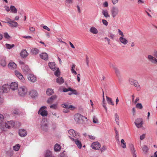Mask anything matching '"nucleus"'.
<instances>
[{
    "label": "nucleus",
    "mask_w": 157,
    "mask_h": 157,
    "mask_svg": "<svg viewBox=\"0 0 157 157\" xmlns=\"http://www.w3.org/2000/svg\"><path fill=\"white\" fill-rule=\"evenodd\" d=\"M4 121V117L3 115L0 114V125H1Z\"/></svg>",
    "instance_id": "c03bdc74"
},
{
    "label": "nucleus",
    "mask_w": 157,
    "mask_h": 157,
    "mask_svg": "<svg viewBox=\"0 0 157 157\" xmlns=\"http://www.w3.org/2000/svg\"><path fill=\"white\" fill-rule=\"evenodd\" d=\"M48 66L53 71L56 70V69L57 68L56 65L55 63L54 62L49 63Z\"/></svg>",
    "instance_id": "a878e982"
},
{
    "label": "nucleus",
    "mask_w": 157,
    "mask_h": 157,
    "mask_svg": "<svg viewBox=\"0 0 157 157\" xmlns=\"http://www.w3.org/2000/svg\"><path fill=\"white\" fill-rule=\"evenodd\" d=\"M110 66L111 68H113L117 76L119 77L120 76V73L117 67L113 64H111Z\"/></svg>",
    "instance_id": "4468645a"
},
{
    "label": "nucleus",
    "mask_w": 157,
    "mask_h": 157,
    "mask_svg": "<svg viewBox=\"0 0 157 157\" xmlns=\"http://www.w3.org/2000/svg\"><path fill=\"white\" fill-rule=\"evenodd\" d=\"M154 56L157 58V51L155 50L154 52Z\"/></svg>",
    "instance_id": "774afa93"
},
{
    "label": "nucleus",
    "mask_w": 157,
    "mask_h": 157,
    "mask_svg": "<svg viewBox=\"0 0 157 157\" xmlns=\"http://www.w3.org/2000/svg\"><path fill=\"white\" fill-rule=\"evenodd\" d=\"M29 54L26 49H23L20 52V56L23 58H26L29 55Z\"/></svg>",
    "instance_id": "ddd939ff"
},
{
    "label": "nucleus",
    "mask_w": 157,
    "mask_h": 157,
    "mask_svg": "<svg viewBox=\"0 0 157 157\" xmlns=\"http://www.w3.org/2000/svg\"><path fill=\"white\" fill-rule=\"evenodd\" d=\"M102 23H103V24H104L105 25L107 26L108 25V22H107V21L103 19L102 20Z\"/></svg>",
    "instance_id": "bf43d9fd"
},
{
    "label": "nucleus",
    "mask_w": 157,
    "mask_h": 157,
    "mask_svg": "<svg viewBox=\"0 0 157 157\" xmlns=\"http://www.w3.org/2000/svg\"><path fill=\"white\" fill-rule=\"evenodd\" d=\"M6 62L4 58L2 59L1 60V64L3 67H5L6 65Z\"/></svg>",
    "instance_id": "72a5a7b5"
},
{
    "label": "nucleus",
    "mask_w": 157,
    "mask_h": 157,
    "mask_svg": "<svg viewBox=\"0 0 157 157\" xmlns=\"http://www.w3.org/2000/svg\"><path fill=\"white\" fill-rule=\"evenodd\" d=\"M2 88L3 93H7L10 90V85L7 84H5L2 86Z\"/></svg>",
    "instance_id": "dca6fc26"
},
{
    "label": "nucleus",
    "mask_w": 157,
    "mask_h": 157,
    "mask_svg": "<svg viewBox=\"0 0 157 157\" xmlns=\"http://www.w3.org/2000/svg\"><path fill=\"white\" fill-rule=\"evenodd\" d=\"M9 68L11 70H14L17 67L16 64L13 62H10L8 65Z\"/></svg>",
    "instance_id": "2eb2a0df"
},
{
    "label": "nucleus",
    "mask_w": 157,
    "mask_h": 157,
    "mask_svg": "<svg viewBox=\"0 0 157 157\" xmlns=\"http://www.w3.org/2000/svg\"><path fill=\"white\" fill-rule=\"evenodd\" d=\"M118 33L119 34V35L121 36H124V35L123 33V32L120 29H118Z\"/></svg>",
    "instance_id": "13d9d810"
},
{
    "label": "nucleus",
    "mask_w": 157,
    "mask_h": 157,
    "mask_svg": "<svg viewBox=\"0 0 157 157\" xmlns=\"http://www.w3.org/2000/svg\"><path fill=\"white\" fill-rule=\"evenodd\" d=\"M135 123L137 128H140L142 127V125L143 124V121L141 118H137L136 120Z\"/></svg>",
    "instance_id": "39448f33"
},
{
    "label": "nucleus",
    "mask_w": 157,
    "mask_h": 157,
    "mask_svg": "<svg viewBox=\"0 0 157 157\" xmlns=\"http://www.w3.org/2000/svg\"><path fill=\"white\" fill-rule=\"evenodd\" d=\"M103 101H102V105H103V107L105 108V110L106 112H107V107L106 106V103L105 102V98H104V95H103Z\"/></svg>",
    "instance_id": "e433bc0d"
},
{
    "label": "nucleus",
    "mask_w": 157,
    "mask_h": 157,
    "mask_svg": "<svg viewBox=\"0 0 157 157\" xmlns=\"http://www.w3.org/2000/svg\"><path fill=\"white\" fill-rule=\"evenodd\" d=\"M20 149V144H17L13 147V150L15 151H18Z\"/></svg>",
    "instance_id": "f704fd0d"
},
{
    "label": "nucleus",
    "mask_w": 157,
    "mask_h": 157,
    "mask_svg": "<svg viewBox=\"0 0 157 157\" xmlns=\"http://www.w3.org/2000/svg\"><path fill=\"white\" fill-rule=\"evenodd\" d=\"M10 10L11 12L13 13H16L17 12V9L13 6H10Z\"/></svg>",
    "instance_id": "c756f323"
},
{
    "label": "nucleus",
    "mask_w": 157,
    "mask_h": 157,
    "mask_svg": "<svg viewBox=\"0 0 157 157\" xmlns=\"http://www.w3.org/2000/svg\"><path fill=\"white\" fill-rule=\"evenodd\" d=\"M29 95L31 97L34 98L37 96L38 94L36 90H32L29 91Z\"/></svg>",
    "instance_id": "f3484780"
},
{
    "label": "nucleus",
    "mask_w": 157,
    "mask_h": 157,
    "mask_svg": "<svg viewBox=\"0 0 157 157\" xmlns=\"http://www.w3.org/2000/svg\"><path fill=\"white\" fill-rule=\"evenodd\" d=\"M18 84L16 82H13L11 83L10 85V88L13 90H14L17 89Z\"/></svg>",
    "instance_id": "a211bd4d"
},
{
    "label": "nucleus",
    "mask_w": 157,
    "mask_h": 157,
    "mask_svg": "<svg viewBox=\"0 0 157 157\" xmlns=\"http://www.w3.org/2000/svg\"><path fill=\"white\" fill-rule=\"evenodd\" d=\"M20 80L23 83H25V80L24 78L23 77V76L20 74Z\"/></svg>",
    "instance_id": "864d4df0"
},
{
    "label": "nucleus",
    "mask_w": 157,
    "mask_h": 157,
    "mask_svg": "<svg viewBox=\"0 0 157 157\" xmlns=\"http://www.w3.org/2000/svg\"><path fill=\"white\" fill-rule=\"evenodd\" d=\"M102 13L105 17H109V15L107 10H103L102 11Z\"/></svg>",
    "instance_id": "ea45409f"
},
{
    "label": "nucleus",
    "mask_w": 157,
    "mask_h": 157,
    "mask_svg": "<svg viewBox=\"0 0 157 157\" xmlns=\"http://www.w3.org/2000/svg\"><path fill=\"white\" fill-rule=\"evenodd\" d=\"M26 19V16L25 14L23 17H22L21 18V21H25Z\"/></svg>",
    "instance_id": "680f3d73"
},
{
    "label": "nucleus",
    "mask_w": 157,
    "mask_h": 157,
    "mask_svg": "<svg viewBox=\"0 0 157 157\" xmlns=\"http://www.w3.org/2000/svg\"><path fill=\"white\" fill-rule=\"evenodd\" d=\"M6 46L7 49H10L13 47L14 46V44H6Z\"/></svg>",
    "instance_id": "49530a36"
},
{
    "label": "nucleus",
    "mask_w": 157,
    "mask_h": 157,
    "mask_svg": "<svg viewBox=\"0 0 157 157\" xmlns=\"http://www.w3.org/2000/svg\"><path fill=\"white\" fill-rule=\"evenodd\" d=\"M93 121L94 123H98V120L97 118L94 116L93 117Z\"/></svg>",
    "instance_id": "5fc2aeb1"
},
{
    "label": "nucleus",
    "mask_w": 157,
    "mask_h": 157,
    "mask_svg": "<svg viewBox=\"0 0 157 157\" xmlns=\"http://www.w3.org/2000/svg\"><path fill=\"white\" fill-rule=\"evenodd\" d=\"M46 107L45 106L42 107L38 112V114H40L43 117L47 116L48 115V112L45 110Z\"/></svg>",
    "instance_id": "f03ea898"
},
{
    "label": "nucleus",
    "mask_w": 157,
    "mask_h": 157,
    "mask_svg": "<svg viewBox=\"0 0 157 157\" xmlns=\"http://www.w3.org/2000/svg\"><path fill=\"white\" fill-rule=\"evenodd\" d=\"M40 57L42 59L45 60H47L48 59V55L45 52L42 53L40 55Z\"/></svg>",
    "instance_id": "4be33fe9"
},
{
    "label": "nucleus",
    "mask_w": 157,
    "mask_h": 157,
    "mask_svg": "<svg viewBox=\"0 0 157 157\" xmlns=\"http://www.w3.org/2000/svg\"><path fill=\"white\" fill-rule=\"evenodd\" d=\"M57 107V104H53L50 106V107L51 108L53 109H55Z\"/></svg>",
    "instance_id": "4d7b16f0"
},
{
    "label": "nucleus",
    "mask_w": 157,
    "mask_h": 157,
    "mask_svg": "<svg viewBox=\"0 0 157 157\" xmlns=\"http://www.w3.org/2000/svg\"><path fill=\"white\" fill-rule=\"evenodd\" d=\"M28 89L25 86L20 87V96L24 97L26 95L28 94Z\"/></svg>",
    "instance_id": "7ed1b4c3"
},
{
    "label": "nucleus",
    "mask_w": 157,
    "mask_h": 157,
    "mask_svg": "<svg viewBox=\"0 0 157 157\" xmlns=\"http://www.w3.org/2000/svg\"><path fill=\"white\" fill-rule=\"evenodd\" d=\"M14 122L12 121H8L5 122V126L6 128L8 129L13 128L14 125Z\"/></svg>",
    "instance_id": "9d476101"
},
{
    "label": "nucleus",
    "mask_w": 157,
    "mask_h": 157,
    "mask_svg": "<svg viewBox=\"0 0 157 157\" xmlns=\"http://www.w3.org/2000/svg\"><path fill=\"white\" fill-rule=\"evenodd\" d=\"M145 136L146 134H143L142 135L140 136V139L141 140H143L144 138H145Z\"/></svg>",
    "instance_id": "052dcab7"
},
{
    "label": "nucleus",
    "mask_w": 157,
    "mask_h": 157,
    "mask_svg": "<svg viewBox=\"0 0 157 157\" xmlns=\"http://www.w3.org/2000/svg\"><path fill=\"white\" fill-rule=\"evenodd\" d=\"M61 149V146L58 144H56L55 145L54 147V149L55 151L57 152L60 151Z\"/></svg>",
    "instance_id": "7c9ffc66"
},
{
    "label": "nucleus",
    "mask_w": 157,
    "mask_h": 157,
    "mask_svg": "<svg viewBox=\"0 0 157 157\" xmlns=\"http://www.w3.org/2000/svg\"><path fill=\"white\" fill-rule=\"evenodd\" d=\"M74 119L75 121L79 123H82L85 120L87 119V118L81 115L80 114L77 113L74 116Z\"/></svg>",
    "instance_id": "f257e3e1"
},
{
    "label": "nucleus",
    "mask_w": 157,
    "mask_h": 157,
    "mask_svg": "<svg viewBox=\"0 0 157 157\" xmlns=\"http://www.w3.org/2000/svg\"><path fill=\"white\" fill-rule=\"evenodd\" d=\"M56 81L58 83L61 84L63 83L64 80L62 77H59L56 79Z\"/></svg>",
    "instance_id": "c85d7f7f"
},
{
    "label": "nucleus",
    "mask_w": 157,
    "mask_h": 157,
    "mask_svg": "<svg viewBox=\"0 0 157 157\" xmlns=\"http://www.w3.org/2000/svg\"><path fill=\"white\" fill-rule=\"evenodd\" d=\"M66 2L67 3L72 4L73 2V0H66Z\"/></svg>",
    "instance_id": "e2e57ef3"
},
{
    "label": "nucleus",
    "mask_w": 157,
    "mask_h": 157,
    "mask_svg": "<svg viewBox=\"0 0 157 157\" xmlns=\"http://www.w3.org/2000/svg\"><path fill=\"white\" fill-rule=\"evenodd\" d=\"M136 107L140 109H141L143 108V106L140 103H138L136 105Z\"/></svg>",
    "instance_id": "3c124183"
},
{
    "label": "nucleus",
    "mask_w": 157,
    "mask_h": 157,
    "mask_svg": "<svg viewBox=\"0 0 157 157\" xmlns=\"http://www.w3.org/2000/svg\"><path fill=\"white\" fill-rule=\"evenodd\" d=\"M23 62H20V64H22L23 66L21 67L22 69L25 74H27L29 71V68L28 66L25 65Z\"/></svg>",
    "instance_id": "6ab92c4d"
},
{
    "label": "nucleus",
    "mask_w": 157,
    "mask_h": 157,
    "mask_svg": "<svg viewBox=\"0 0 157 157\" xmlns=\"http://www.w3.org/2000/svg\"><path fill=\"white\" fill-rule=\"evenodd\" d=\"M52 155V153L51 151L49 150L46 151L45 157H50Z\"/></svg>",
    "instance_id": "37998d69"
},
{
    "label": "nucleus",
    "mask_w": 157,
    "mask_h": 157,
    "mask_svg": "<svg viewBox=\"0 0 157 157\" xmlns=\"http://www.w3.org/2000/svg\"><path fill=\"white\" fill-rule=\"evenodd\" d=\"M11 113L12 114H17L18 113V109H14L12 110Z\"/></svg>",
    "instance_id": "8fccbe9b"
},
{
    "label": "nucleus",
    "mask_w": 157,
    "mask_h": 157,
    "mask_svg": "<svg viewBox=\"0 0 157 157\" xmlns=\"http://www.w3.org/2000/svg\"><path fill=\"white\" fill-rule=\"evenodd\" d=\"M41 128L42 130L44 132H47L48 129V124L47 122L42 121L41 123Z\"/></svg>",
    "instance_id": "0eeeda50"
},
{
    "label": "nucleus",
    "mask_w": 157,
    "mask_h": 157,
    "mask_svg": "<svg viewBox=\"0 0 157 157\" xmlns=\"http://www.w3.org/2000/svg\"><path fill=\"white\" fill-rule=\"evenodd\" d=\"M121 143L122 144L121 146H122V147L124 148H125L126 147V144H125L126 143L125 142L124 140L122 139L121 140Z\"/></svg>",
    "instance_id": "de8ad7c7"
},
{
    "label": "nucleus",
    "mask_w": 157,
    "mask_h": 157,
    "mask_svg": "<svg viewBox=\"0 0 157 157\" xmlns=\"http://www.w3.org/2000/svg\"><path fill=\"white\" fill-rule=\"evenodd\" d=\"M69 134L75 138L79 139L80 138V136L79 134L76 133L73 129H70L68 131Z\"/></svg>",
    "instance_id": "20e7f679"
},
{
    "label": "nucleus",
    "mask_w": 157,
    "mask_h": 157,
    "mask_svg": "<svg viewBox=\"0 0 157 157\" xmlns=\"http://www.w3.org/2000/svg\"><path fill=\"white\" fill-rule=\"evenodd\" d=\"M5 9L6 11L9 12L10 10V8L9 7L6 6H5Z\"/></svg>",
    "instance_id": "338daca9"
},
{
    "label": "nucleus",
    "mask_w": 157,
    "mask_h": 157,
    "mask_svg": "<svg viewBox=\"0 0 157 157\" xmlns=\"http://www.w3.org/2000/svg\"><path fill=\"white\" fill-rule=\"evenodd\" d=\"M69 137L70 138L71 140L75 142V144L79 148H80L82 147V145L81 143L79 140H78V139H77L76 138H74L71 137L70 136H69Z\"/></svg>",
    "instance_id": "1a4fd4ad"
},
{
    "label": "nucleus",
    "mask_w": 157,
    "mask_h": 157,
    "mask_svg": "<svg viewBox=\"0 0 157 157\" xmlns=\"http://www.w3.org/2000/svg\"><path fill=\"white\" fill-rule=\"evenodd\" d=\"M75 65L74 64H73L71 67V71L73 73L75 74V75H76L77 73L76 72L75 70Z\"/></svg>",
    "instance_id": "a19ab883"
},
{
    "label": "nucleus",
    "mask_w": 157,
    "mask_h": 157,
    "mask_svg": "<svg viewBox=\"0 0 157 157\" xmlns=\"http://www.w3.org/2000/svg\"><path fill=\"white\" fill-rule=\"evenodd\" d=\"M27 135V132L26 130L20 129V136L25 137Z\"/></svg>",
    "instance_id": "bb28decb"
},
{
    "label": "nucleus",
    "mask_w": 157,
    "mask_h": 157,
    "mask_svg": "<svg viewBox=\"0 0 157 157\" xmlns=\"http://www.w3.org/2000/svg\"><path fill=\"white\" fill-rule=\"evenodd\" d=\"M114 116L116 123L117 124L119 125V116L117 114H115Z\"/></svg>",
    "instance_id": "79ce46f5"
},
{
    "label": "nucleus",
    "mask_w": 157,
    "mask_h": 157,
    "mask_svg": "<svg viewBox=\"0 0 157 157\" xmlns=\"http://www.w3.org/2000/svg\"><path fill=\"white\" fill-rule=\"evenodd\" d=\"M69 91H71L73 92H76V90H72L71 88H64L63 89V91L64 92H67Z\"/></svg>",
    "instance_id": "58836bf2"
},
{
    "label": "nucleus",
    "mask_w": 157,
    "mask_h": 157,
    "mask_svg": "<svg viewBox=\"0 0 157 157\" xmlns=\"http://www.w3.org/2000/svg\"><path fill=\"white\" fill-rule=\"evenodd\" d=\"M129 82L131 84L134 85L135 86H138V82L136 80L130 79L129 80Z\"/></svg>",
    "instance_id": "cd10ccee"
},
{
    "label": "nucleus",
    "mask_w": 157,
    "mask_h": 157,
    "mask_svg": "<svg viewBox=\"0 0 157 157\" xmlns=\"http://www.w3.org/2000/svg\"><path fill=\"white\" fill-rule=\"evenodd\" d=\"M106 149V147L105 145L103 146L100 149V150L101 152L105 151Z\"/></svg>",
    "instance_id": "6e6d98bb"
},
{
    "label": "nucleus",
    "mask_w": 157,
    "mask_h": 157,
    "mask_svg": "<svg viewBox=\"0 0 157 157\" xmlns=\"http://www.w3.org/2000/svg\"><path fill=\"white\" fill-rule=\"evenodd\" d=\"M147 58L148 60L152 63L157 64V59L151 55H148Z\"/></svg>",
    "instance_id": "9b49d317"
},
{
    "label": "nucleus",
    "mask_w": 157,
    "mask_h": 157,
    "mask_svg": "<svg viewBox=\"0 0 157 157\" xmlns=\"http://www.w3.org/2000/svg\"><path fill=\"white\" fill-rule=\"evenodd\" d=\"M29 29L32 32H33L35 31V29L32 27H29Z\"/></svg>",
    "instance_id": "69168bd1"
},
{
    "label": "nucleus",
    "mask_w": 157,
    "mask_h": 157,
    "mask_svg": "<svg viewBox=\"0 0 157 157\" xmlns=\"http://www.w3.org/2000/svg\"><path fill=\"white\" fill-rule=\"evenodd\" d=\"M54 93L53 90L52 89H48L46 91V94L48 95H50Z\"/></svg>",
    "instance_id": "473e14b6"
},
{
    "label": "nucleus",
    "mask_w": 157,
    "mask_h": 157,
    "mask_svg": "<svg viewBox=\"0 0 157 157\" xmlns=\"http://www.w3.org/2000/svg\"><path fill=\"white\" fill-rule=\"evenodd\" d=\"M56 70L54 72V74L56 76H58L60 75V71H59V70L58 68H56Z\"/></svg>",
    "instance_id": "a18cd8bd"
},
{
    "label": "nucleus",
    "mask_w": 157,
    "mask_h": 157,
    "mask_svg": "<svg viewBox=\"0 0 157 157\" xmlns=\"http://www.w3.org/2000/svg\"><path fill=\"white\" fill-rule=\"evenodd\" d=\"M112 16L113 17H115L119 13V9L116 7H113L111 10Z\"/></svg>",
    "instance_id": "423d86ee"
},
{
    "label": "nucleus",
    "mask_w": 157,
    "mask_h": 157,
    "mask_svg": "<svg viewBox=\"0 0 157 157\" xmlns=\"http://www.w3.org/2000/svg\"><path fill=\"white\" fill-rule=\"evenodd\" d=\"M28 80L32 82H35L36 81V77L33 74H30L28 76Z\"/></svg>",
    "instance_id": "f8f14e48"
},
{
    "label": "nucleus",
    "mask_w": 157,
    "mask_h": 157,
    "mask_svg": "<svg viewBox=\"0 0 157 157\" xmlns=\"http://www.w3.org/2000/svg\"><path fill=\"white\" fill-rule=\"evenodd\" d=\"M62 106L64 108L72 110H73L75 109V107L74 106L71 105H69L67 103L63 104Z\"/></svg>",
    "instance_id": "412c9836"
},
{
    "label": "nucleus",
    "mask_w": 157,
    "mask_h": 157,
    "mask_svg": "<svg viewBox=\"0 0 157 157\" xmlns=\"http://www.w3.org/2000/svg\"><path fill=\"white\" fill-rule=\"evenodd\" d=\"M31 52L33 54L36 55L39 53V50L37 48H34L31 50Z\"/></svg>",
    "instance_id": "4c0bfd02"
},
{
    "label": "nucleus",
    "mask_w": 157,
    "mask_h": 157,
    "mask_svg": "<svg viewBox=\"0 0 157 157\" xmlns=\"http://www.w3.org/2000/svg\"><path fill=\"white\" fill-rule=\"evenodd\" d=\"M91 147L93 149L98 150L101 147V145L98 141L93 142L91 144Z\"/></svg>",
    "instance_id": "6e6552de"
},
{
    "label": "nucleus",
    "mask_w": 157,
    "mask_h": 157,
    "mask_svg": "<svg viewBox=\"0 0 157 157\" xmlns=\"http://www.w3.org/2000/svg\"><path fill=\"white\" fill-rule=\"evenodd\" d=\"M138 3L139 4H142L144 3V0H138Z\"/></svg>",
    "instance_id": "0e129e2a"
},
{
    "label": "nucleus",
    "mask_w": 157,
    "mask_h": 157,
    "mask_svg": "<svg viewBox=\"0 0 157 157\" xmlns=\"http://www.w3.org/2000/svg\"><path fill=\"white\" fill-rule=\"evenodd\" d=\"M106 100L108 103L109 104L111 105H114V103L112 101V99L107 96H106Z\"/></svg>",
    "instance_id": "2f4dec72"
},
{
    "label": "nucleus",
    "mask_w": 157,
    "mask_h": 157,
    "mask_svg": "<svg viewBox=\"0 0 157 157\" xmlns=\"http://www.w3.org/2000/svg\"><path fill=\"white\" fill-rule=\"evenodd\" d=\"M89 31L90 33L94 34H97L98 33L97 29L94 26L90 27L89 29Z\"/></svg>",
    "instance_id": "5701e85b"
},
{
    "label": "nucleus",
    "mask_w": 157,
    "mask_h": 157,
    "mask_svg": "<svg viewBox=\"0 0 157 157\" xmlns=\"http://www.w3.org/2000/svg\"><path fill=\"white\" fill-rule=\"evenodd\" d=\"M142 148L143 151L145 153H147L149 150L148 148L146 145H144Z\"/></svg>",
    "instance_id": "c9c22d12"
},
{
    "label": "nucleus",
    "mask_w": 157,
    "mask_h": 157,
    "mask_svg": "<svg viewBox=\"0 0 157 157\" xmlns=\"http://www.w3.org/2000/svg\"><path fill=\"white\" fill-rule=\"evenodd\" d=\"M15 75L17 76V77H18L19 78H20V72L18 71H17V70H15Z\"/></svg>",
    "instance_id": "603ef678"
},
{
    "label": "nucleus",
    "mask_w": 157,
    "mask_h": 157,
    "mask_svg": "<svg viewBox=\"0 0 157 157\" xmlns=\"http://www.w3.org/2000/svg\"><path fill=\"white\" fill-rule=\"evenodd\" d=\"M119 40L121 43L124 45L126 44L128 42V40L124 37V36H121L119 38Z\"/></svg>",
    "instance_id": "b1692460"
},
{
    "label": "nucleus",
    "mask_w": 157,
    "mask_h": 157,
    "mask_svg": "<svg viewBox=\"0 0 157 157\" xmlns=\"http://www.w3.org/2000/svg\"><path fill=\"white\" fill-rule=\"evenodd\" d=\"M56 95H53L48 100L47 102L48 104H52L53 102L56 99Z\"/></svg>",
    "instance_id": "393cba45"
},
{
    "label": "nucleus",
    "mask_w": 157,
    "mask_h": 157,
    "mask_svg": "<svg viewBox=\"0 0 157 157\" xmlns=\"http://www.w3.org/2000/svg\"><path fill=\"white\" fill-rule=\"evenodd\" d=\"M3 35L4 37L6 39H9L10 38V36L7 32L4 33L3 34Z\"/></svg>",
    "instance_id": "09e8293b"
},
{
    "label": "nucleus",
    "mask_w": 157,
    "mask_h": 157,
    "mask_svg": "<svg viewBox=\"0 0 157 157\" xmlns=\"http://www.w3.org/2000/svg\"><path fill=\"white\" fill-rule=\"evenodd\" d=\"M9 21L7 22V23L9 24L10 26L11 27H16L18 25V24L16 22L13 21L11 19H9Z\"/></svg>",
    "instance_id": "aec40b11"
}]
</instances>
